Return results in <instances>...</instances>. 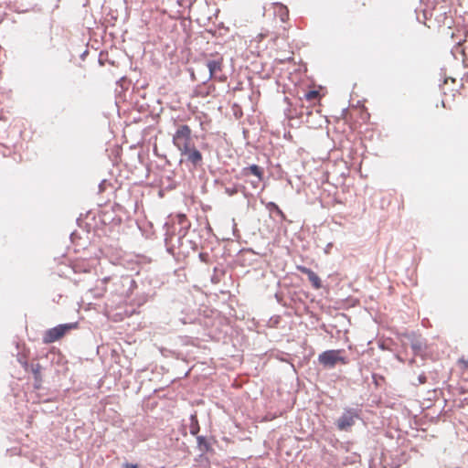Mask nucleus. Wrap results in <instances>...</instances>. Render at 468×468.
Returning <instances> with one entry per match:
<instances>
[{
	"mask_svg": "<svg viewBox=\"0 0 468 468\" xmlns=\"http://www.w3.org/2000/svg\"><path fill=\"white\" fill-rule=\"evenodd\" d=\"M173 144L180 152L182 156H186L187 162L191 163L194 167L202 165L203 155L195 146L192 140V130L186 124L178 126L173 135Z\"/></svg>",
	"mask_w": 468,
	"mask_h": 468,
	"instance_id": "obj_1",
	"label": "nucleus"
},
{
	"mask_svg": "<svg viewBox=\"0 0 468 468\" xmlns=\"http://www.w3.org/2000/svg\"><path fill=\"white\" fill-rule=\"evenodd\" d=\"M77 323L58 324L47 330L43 335V343L51 344L61 339L69 331L76 329Z\"/></svg>",
	"mask_w": 468,
	"mask_h": 468,
	"instance_id": "obj_2",
	"label": "nucleus"
},
{
	"mask_svg": "<svg viewBox=\"0 0 468 468\" xmlns=\"http://www.w3.org/2000/svg\"><path fill=\"white\" fill-rule=\"evenodd\" d=\"M359 419L357 410L348 409L338 418L336 427L339 431H348L351 427L355 425L356 421Z\"/></svg>",
	"mask_w": 468,
	"mask_h": 468,
	"instance_id": "obj_3",
	"label": "nucleus"
},
{
	"mask_svg": "<svg viewBox=\"0 0 468 468\" xmlns=\"http://www.w3.org/2000/svg\"><path fill=\"white\" fill-rule=\"evenodd\" d=\"M341 350H327L318 356V361L324 367H334L338 362L346 364L345 357L341 356Z\"/></svg>",
	"mask_w": 468,
	"mask_h": 468,
	"instance_id": "obj_4",
	"label": "nucleus"
},
{
	"mask_svg": "<svg viewBox=\"0 0 468 468\" xmlns=\"http://www.w3.org/2000/svg\"><path fill=\"white\" fill-rule=\"evenodd\" d=\"M404 336L410 342V345L413 350L414 355H422V353L426 349V346L421 337L414 334L404 335Z\"/></svg>",
	"mask_w": 468,
	"mask_h": 468,
	"instance_id": "obj_5",
	"label": "nucleus"
},
{
	"mask_svg": "<svg viewBox=\"0 0 468 468\" xmlns=\"http://www.w3.org/2000/svg\"><path fill=\"white\" fill-rule=\"evenodd\" d=\"M207 67L209 70V74L211 78H218L222 80L220 77H218V74L222 71L223 68V58L219 57L216 59L208 60L207 62Z\"/></svg>",
	"mask_w": 468,
	"mask_h": 468,
	"instance_id": "obj_6",
	"label": "nucleus"
},
{
	"mask_svg": "<svg viewBox=\"0 0 468 468\" xmlns=\"http://www.w3.org/2000/svg\"><path fill=\"white\" fill-rule=\"evenodd\" d=\"M297 270L303 274L308 276L309 282L312 283L313 287L315 289H320L322 287V282L319 276L313 271L311 269H308L304 266H297Z\"/></svg>",
	"mask_w": 468,
	"mask_h": 468,
	"instance_id": "obj_7",
	"label": "nucleus"
},
{
	"mask_svg": "<svg viewBox=\"0 0 468 468\" xmlns=\"http://www.w3.org/2000/svg\"><path fill=\"white\" fill-rule=\"evenodd\" d=\"M243 176H249L253 175L258 178V183L263 179V169L257 165H251L248 167H244L241 171Z\"/></svg>",
	"mask_w": 468,
	"mask_h": 468,
	"instance_id": "obj_8",
	"label": "nucleus"
},
{
	"mask_svg": "<svg viewBox=\"0 0 468 468\" xmlns=\"http://www.w3.org/2000/svg\"><path fill=\"white\" fill-rule=\"evenodd\" d=\"M176 218H177V221H178V223H179L180 225L185 226L186 230H185V231H184V233H183V235H185V234L186 233V230L188 229V228H189L190 224H189V222L187 221V218H186V215H184V214H179V215H177V217H176Z\"/></svg>",
	"mask_w": 468,
	"mask_h": 468,
	"instance_id": "obj_9",
	"label": "nucleus"
},
{
	"mask_svg": "<svg viewBox=\"0 0 468 468\" xmlns=\"http://www.w3.org/2000/svg\"><path fill=\"white\" fill-rule=\"evenodd\" d=\"M319 91L318 90H309L306 94H305V99L309 101H314L316 100L318 97H319Z\"/></svg>",
	"mask_w": 468,
	"mask_h": 468,
	"instance_id": "obj_10",
	"label": "nucleus"
},
{
	"mask_svg": "<svg viewBox=\"0 0 468 468\" xmlns=\"http://www.w3.org/2000/svg\"><path fill=\"white\" fill-rule=\"evenodd\" d=\"M457 364L459 365L460 368L463 370L468 369V357H461L458 359Z\"/></svg>",
	"mask_w": 468,
	"mask_h": 468,
	"instance_id": "obj_11",
	"label": "nucleus"
},
{
	"mask_svg": "<svg viewBox=\"0 0 468 468\" xmlns=\"http://www.w3.org/2000/svg\"><path fill=\"white\" fill-rule=\"evenodd\" d=\"M32 372H33V374L35 376V378L36 379H39L40 378V373H41V366L39 364H37V365L33 366Z\"/></svg>",
	"mask_w": 468,
	"mask_h": 468,
	"instance_id": "obj_12",
	"label": "nucleus"
},
{
	"mask_svg": "<svg viewBox=\"0 0 468 468\" xmlns=\"http://www.w3.org/2000/svg\"><path fill=\"white\" fill-rule=\"evenodd\" d=\"M268 207H273L276 210V212L280 215L283 214L282 211L280 209V207L275 203L271 202V203H269Z\"/></svg>",
	"mask_w": 468,
	"mask_h": 468,
	"instance_id": "obj_13",
	"label": "nucleus"
},
{
	"mask_svg": "<svg viewBox=\"0 0 468 468\" xmlns=\"http://www.w3.org/2000/svg\"><path fill=\"white\" fill-rule=\"evenodd\" d=\"M122 467L123 468H138V465L134 464V463H125L122 464Z\"/></svg>",
	"mask_w": 468,
	"mask_h": 468,
	"instance_id": "obj_14",
	"label": "nucleus"
},
{
	"mask_svg": "<svg viewBox=\"0 0 468 468\" xmlns=\"http://www.w3.org/2000/svg\"><path fill=\"white\" fill-rule=\"evenodd\" d=\"M237 189L236 188H226V193L229 194V196H233L237 193Z\"/></svg>",
	"mask_w": 468,
	"mask_h": 468,
	"instance_id": "obj_15",
	"label": "nucleus"
},
{
	"mask_svg": "<svg viewBox=\"0 0 468 468\" xmlns=\"http://www.w3.org/2000/svg\"><path fill=\"white\" fill-rule=\"evenodd\" d=\"M260 36H261V38H263V37H269V36H270V33H269V31H267V32H266V33H264V34H262V33H261Z\"/></svg>",
	"mask_w": 468,
	"mask_h": 468,
	"instance_id": "obj_16",
	"label": "nucleus"
},
{
	"mask_svg": "<svg viewBox=\"0 0 468 468\" xmlns=\"http://www.w3.org/2000/svg\"><path fill=\"white\" fill-rule=\"evenodd\" d=\"M279 37H280V34H279V35H276V34H275V35L273 36V40H276Z\"/></svg>",
	"mask_w": 468,
	"mask_h": 468,
	"instance_id": "obj_17",
	"label": "nucleus"
},
{
	"mask_svg": "<svg viewBox=\"0 0 468 468\" xmlns=\"http://www.w3.org/2000/svg\"><path fill=\"white\" fill-rule=\"evenodd\" d=\"M103 282H104V283H106V282H108V279H107V278H105V279L103 280Z\"/></svg>",
	"mask_w": 468,
	"mask_h": 468,
	"instance_id": "obj_18",
	"label": "nucleus"
}]
</instances>
